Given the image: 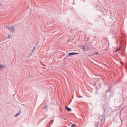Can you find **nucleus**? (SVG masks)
Wrapping results in <instances>:
<instances>
[{"label": "nucleus", "instance_id": "1", "mask_svg": "<svg viewBox=\"0 0 127 127\" xmlns=\"http://www.w3.org/2000/svg\"><path fill=\"white\" fill-rule=\"evenodd\" d=\"M75 54H79L78 53H69L68 54V56H71L72 55H75Z\"/></svg>", "mask_w": 127, "mask_h": 127}, {"label": "nucleus", "instance_id": "2", "mask_svg": "<svg viewBox=\"0 0 127 127\" xmlns=\"http://www.w3.org/2000/svg\"><path fill=\"white\" fill-rule=\"evenodd\" d=\"M5 66L4 65H1V64H0V70L1 69H3V68H5Z\"/></svg>", "mask_w": 127, "mask_h": 127}, {"label": "nucleus", "instance_id": "3", "mask_svg": "<svg viewBox=\"0 0 127 127\" xmlns=\"http://www.w3.org/2000/svg\"><path fill=\"white\" fill-rule=\"evenodd\" d=\"M9 29L11 31V32H13L14 31V28L13 27L9 28Z\"/></svg>", "mask_w": 127, "mask_h": 127}, {"label": "nucleus", "instance_id": "4", "mask_svg": "<svg viewBox=\"0 0 127 127\" xmlns=\"http://www.w3.org/2000/svg\"><path fill=\"white\" fill-rule=\"evenodd\" d=\"M66 109L67 110V111H68L69 112H72V109H71V108H69V107L66 106Z\"/></svg>", "mask_w": 127, "mask_h": 127}, {"label": "nucleus", "instance_id": "5", "mask_svg": "<svg viewBox=\"0 0 127 127\" xmlns=\"http://www.w3.org/2000/svg\"><path fill=\"white\" fill-rule=\"evenodd\" d=\"M118 51H120V49H117V50L115 51V53L118 52Z\"/></svg>", "mask_w": 127, "mask_h": 127}, {"label": "nucleus", "instance_id": "6", "mask_svg": "<svg viewBox=\"0 0 127 127\" xmlns=\"http://www.w3.org/2000/svg\"><path fill=\"white\" fill-rule=\"evenodd\" d=\"M71 127H76V124H73Z\"/></svg>", "mask_w": 127, "mask_h": 127}, {"label": "nucleus", "instance_id": "7", "mask_svg": "<svg viewBox=\"0 0 127 127\" xmlns=\"http://www.w3.org/2000/svg\"><path fill=\"white\" fill-rule=\"evenodd\" d=\"M35 49H36V48H35V47H34L32 52H33V50H35Z\"/></svg>", "mask_w": 127, "mask_h": 127}, {"label": "nucleus", "instance_id": "8", "mask_svg": "<svg viewBox=\"0 0 127 127\" xmlns=\"http://www.w3.org/2000/svg\"><path fill=\"white\" fill-rule=\"evenodd\" d=\"M18 115H19V113H18L16 115H15V117H17V116H18Z\"/></svg>", "mask_w": 127, "mask_h": 127}, {"label": "nucleus", "instance_id": "9", "mask_svg": "<svg viewBox=\"0 0 127 127\" xmlns=\"http://www.w3.org/2000/svg\"><path fill=\"white\" fill-rule=\"evenodd\" d=\"M83 49H85V47L82 48Z\"/></svg>", "mask_w": 127, "mask_h": 127}, {"label": "nucleus", "instance_id": "10", "mask_svg": "<svg viewBox=\"0 0 127 127\" xmlns=\"http://www.w3.org/2000/svg\"><path fill=\"white\" fill-rule=\"evenodd\" d=\"M95 54H99V53H95Z\"/></svg>", "mask_w": 127, "mask_h": 127}, {"label": "nucleus", "instance_id": "11", "mask_svg": "<svg viewBox=\"0 0 127 127\" xmlns=\"http://www.w3.org/2000/svg\"><path fill=\"white\" fill-rule=\"evenodd\" d=\"M46 108V106L44 108V109H45Z\"/></svg>", "mask_w": 127, "mask_h": 127}]
</instances>
